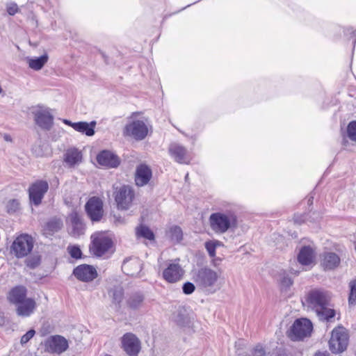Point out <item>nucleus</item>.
Listing matches in <instances>:
<instances>
[{
  "mask_svg": "<svg viewBox=\"0 0 356 356\" xmlns=\"http://www.w3.org/2000/svg\"><path fill=\"white\" fill-rule=\"evenodd\" d=\"M211 229L216 234H223L238 226V218L232 210L212 213L209 218Z\"/></svg>",
  "mask_w": 356,
  "mask_h": 356,
  "instance_id": "nucleus-1",
  "label": "nucleus"
},
{
  "mask_svg": "<svg viewBox=\"0 0 356 356\" xmlns=\"http://www.w3.org/2000/svg\"><path fill=\"white\" fill-rule=\"evenodd\" d=\"M219 278V274L209 268H202L193 272V280L197 287L209 293H214V286Z\"/></svg>",
  "mask_w": 356,
  "mask_h": 356,
  "instance_id": "nucleus-2",
  "label": "nucleus"
},
{
  "mask_svg": "<svg viewBox=\"0 0 356 356\" xmlns=\"http://www.w3.org/2000/svg\"><path fill=\"white\" fill-rule=\"evenodd\" d=\"M149 127L145 119H137L136 114L133 113L125 125L123 134L136 140H143L148 134Z\"/></svg>",
  "mask_w": 356,
  "mask_h": 356,
  "instance_id": "nucleus-3",
  "label": "nucleus"
},
{
  "mask_svg": "<svg viewBox=\"0 0 356 356\" xmlns=\"http://www.w3.org/2000/svg\"><path fill=\"white\" fill-rule=\"evenodd\" d=\"M113 241L107 232H97L91 236L90 252L96 257H102L112 252Z\"/></svg>",
  "mask_w": 356,
  "mask_h": 356,
  "instance_id": "nucleus-4",
  "label": "nucleus"
},
{
  "mask_svg": "<svg viewBox=\"0 0 356 356\" xmlns=\"http://www.w3.org/2000/svg\"><path fill=\"white\" fill-rule=\"evenodd\" d=\"M348 343V334L347 330L342 326L334 328L329 341V347L332 353L337 354L343 352L346 349Z\"/></svg>",
  "mask_w": 356,
  "mask_h": 356,
  "instance_id": "nucleus-5",
  "label": "nucleus"
},
{
  "mask_svg": "<svg viewBox=\"0 0 356 356\" xmlns=\"http://www.w3.org/2000/svg\"><path fill=\"white\" fill-rule=\"evenodd\" d=\"M313 330L312 322L307 318L296 319L288 332L289 337L293 341H300L309 337Z\"/></svg>",
  "mask_w": 356,
  "mask_h": 356,
  "instance_id": "nucleus-6",
  "label": "nucleus"
},
{
  "mask_svg": "<svg viewBox=\"0 0 356 356\" xmlns=\"http://www.w3.org/2000/svg\"><path fill=\"white\" fill-rule=\"evenodd\" d=\"M33 245V238L29 234H23L14 240L11 245V251L17 258H22L32 251Z\"/></svg>",
  "mask_w": 356,
  "mask_h": 356,
  "instance_id": "nucleus-7",
  "label": "nucleus"
},
{
  "mask_svg": "<svg viewBox=\"0 0 356 356\" xmlns=\"http://www.w3.org/2000/svg\"><path fill=\"white\" fill-rule=\"evenodd\" d=\"M179 259L170 260L162 271V277L168 283L179 282L184 277L185 270L179 264Z\"/></svg>",
  "mask_w": 356,
  "mask_h": 356,
  "instance_id": "nucleus-8",
  "label": "nucleus"
},
{
  "mask_svg": "<svg viewBox=\"0 0 356 356\" xmlns=\"http://www.w3.org/2000/svg\"><path fill=\"white\" fill-rule=\"evenodd\" d=\"M35 124L41 129L49 130L54 124V117L49 108L37 106L32 110Z\"/></svg>",
  "mask_w": 356,
  "mask_h": 356,
  "instance_id": "nucleus-9",
  "label": "nucleus"
},
{
  "mask_svg": "<svg viewBox=\"0 0 356 356\" xmlns=\"http://www.w3.org/2000/svg\"><path fill=\"white\" fill-rule=\"evenodd\" d=\"M330 300V294L327 291L321 289L310 291L306 298V301L309 306L315 309V311L322 309L325 305H329Z\"/></svg>",
  "mask_w": 356,
  "mask_h": 356,
  "instance_id": "nucleus-10",
  "label": "nucleus"
},
{
  "mask_svg": "<svg viewBox=\"0 0 356 356\" xmlns=\"http://www.w3.org/2000/svg\"><path fill=\"white\" fill-rule=\"evenodd\" d=\"M134 198V191L129 186H122L115 193L118 208L127 210L130 208Z\"/></svg>",
  "mask_w": 356,
  "mask_h": 356,
  "instance_id": "nucleus-11",
  "label": "nucleus"
},
{
  "mask_svg": "<svg viewBox=\"0 0 356 356\" xmlns=\"http://www.w3.org/2000/svg\"><path fill=\"white\" fill-rule=\"evenodd\" d=\"M48 189L49 184L46 181L38 180L35 181L29 188L30 201L35 206L39 205Z\"/></svg>",
  "mask_w": 356,
  "mask_h": 356,
  "instance_id": "nucleus-12",
  "label": "nucleus"
},
{
  "mask_svg": "<svg viewBox=\"0 0 356 356\" xmlns=\"http://www.w3.org/2000/svg\"><path fill=\"white\" fill-rule=\"evenodd\" d=\"M45 350L50 353L60 355L68 348L67 340L60 335H54L49 337L44 342Z\"/></svg>",
  "mask_w": 356,
  "mask_h": 356,
  "instance_id": "nucleus-13",
  "label": "nucleus"
},
{
  "mask_svg": "<svg viewBox=\"0 0 356 356\" xmlns=\"http://www.w3.org/2000/svg\"><path fill=\"white\" fill-rule=\"evenodd\" d=\"M122 348L129 356H138L140 351V341L134 334L128 332L121 339Z\"/></svg>",
  "mask_w": 356,
  "mask_h": 356,
  "instance_id": "nucleus-14",
  "label": "nucleus"
},
{
  "mask_svg": "<svg viewBox=\"0 0 356 356\" xmlns=\"http://www.w3.org/2000/svg\"><path fill=\"white\" fill-rule=\"evenodd\" d=\"M86 211L92 221H99L103 216V202L99 197H92L86 204Z\"/></svg>",
  "mask_w": 356,
  "mask_h": 356,
  "instance_id": "nucleus-15",
  "label": "nucleus"
},
{
  "mask_svg": "<svg viewBox=\"0 0 356 356\" xmlns=\"http://www.w3.org/2000/svg\"><path fill=\"white\" fill-rule=\"evenodd\" d=\"M63 122L72 127L76 131H78L82 134H85L87 136H92L95 133V128L97 124L95 121H91L90 122H72L69 120L64 119L63 120Z\"/></svg>",
  "mask_w": 356,
  "mask_h": 356,
  "instance_id": "nucleus-16",
  "label": "nucleus"
},
{
  "mask_svg": "<svg viewBox=\"0 0 356 356\" xmlns=\"http://www.w3.org/2000/svg\"><path fill=\"white\" fill-rule=\"evenodd\" d=\"M73 273L74 276L82 282H90L97 276L96 269L90 265H80L74 268Z\"/></svg>",
  "mask_w": 356,
  "mask_h": 356,
  "instance_id": "nucleus-17",
  "label": "nucleus"
},
{
  "mask_svg": "<svg viewBox=\"0 0 356 356\" xmlns=\"http://www.w3.org/2000/svg\"><path fill=\"white\" fill-rule=\"evenodd\" d=\"M152 177L151 168L145 165L137 166L135 173V182L138 186H143L149 183Z\"/></svg>",
  "mask_w": 356,
  "mask_h": 356,
  "instance_id": "nucleus-18",
  "label": "nucleus"
},
{
  "mask_svg": "<svg viewBox=\"0 0 356 356\" xmlns=\"http://www.w3.org/2000/svg\"><path fill=\"white\" fill-rule=\"evenodd\" d=\"M97 161L99 165L106 168H116L120 164L119 158L108 150L101 152L97 156Z\"/></svg>",
  "mask_w": 356,
  "mask_h": 356,
  "instance_id": "nucleus-19",
  "label": "nucleus"
},
{
  "mask_svg": "<svg viewBox=\"0 0 356 356\" xmlns=\"http://www.w3.org/2000/svg\"><path fill=\"white\" fill-rule=\"evenodd\" d=\"M170 156L179 163H188L189 162V156L186 148L179 144L172 143L168 149Z\"/></svg>",
  "mask_w": 356,
  "mask_h": 356,
  "instance_id": "nucleus-20",
  "label": "nucleus"
},
{
  "mask_svg": "<svg viewBox=\"0 0 356 356\" xmlns=\"http://www.w3.org/2000/svg\"><path fill=\"white\" fill-rule=\"evenodd\" d=\"M122 269L127 275L136 276L142 269V264L137 257L127 259L122 264Z\"/></svg>",
  "mask_w": 356,
  "mask_h": 356,
  "instance_id": "nucleus-21",
  "label": "nucleus"
},
{
  "mask_svg": "<svg viewBox=\"0 0 356 356\" xmlns=\"http://www.w3.org/2000/svg\"><path fill=\"white\" fill-rule=\"evenodd\" d=\"M340 264L339 257L334 252H326L321 256V265L325 270H332Z\"/></svg>",
  "mask_w": 356,
  "mask_h": 356,
  "instance_id": "nucleus-22",
  "label": "nucleus"
},
{
  "mask_svg": "<svg viewBox=\"0 0 356 356\" xmlns=\"http://www.w3.org/2000/svg\"><path fill=\"white\" fill-rule=\"evenodd\" d=\"M36 307L35 301L32 298H26L17 305V314L20 316H29L33 313Z\"/></svg>",
  "mask_w": 356,
  "mask_h": 356,
  "instance_id": "nucleus-23",
  "label": "nucleus"
},
{
  "mask_svg": "<svg viewBox=\"0 0 356 356\" xmlns=\"http://www.w3.org/2000/svg\"><path fill=\"white\" fill-rule=\"evenodd\" d=\"M64 161L70 167L79 165L82 161L81 152L76 148L67 149L64 155Z\"/></svg>",
  "mask_w": 356,
  "mask_h": 356,
  "instance_id": "nucleus-24",
  "label": "nucleus"
},
{
  "mask_svg": "<svg viewBox=\"0 0 356 356\" xmlns=\"http://www.w3.org/2000/svg\"><path fill=\"white\" fill-rule=\"evenodd\" d=\"M314 250L309 246H304L298 254V261L303 266H309L314 263Z\"/></svg>",
  "mask_w": 356,
  "mask_h": 356,
  "instance_id": "nucleus-25",
  "label": "nucleus"
},
{
  "mask_svg": "<svg viewBox=\"0 0 356 356\" xmlns=\"http://www.w3.org/2000/svg\"><path fill=\"white\" fill-rule=\"evenodd\" d=\"M26 289L24 286H16L13 288L8 294L9 301L16 305L26 300Z\"/></svg>",
  "mask_w": 356,
  "mask_h": 356,
  "instance_id": "nucleus-26",
  "label": "nucleus"
},
{
  "mask_svg": "<svg viewBox=\"0 0 356 356\" xmlns=\"http://www.w3.org/2000/svg\"><path fill=\"white\" fill-rule=\"evenodd\" d=\"M48 55L44 54L40 57L28 58L27 63L31 69L38 71L43 67L48 61Z\"/></svg>",
  "mask_w": 356,
  "mask_h": 356,
  "instance_id": "nucleus-27",
  "label": "nucleus"
},
{
  "mask_svg": "<svg viewBox=\"0 0 356 356\" xmlns=\"http://www.w3.org/2000/svg\"><path fill=\"white\" fill-rule=\"evenodd\" d=\"M143 300L144 296L141 293H136L128 297L126 303L129 309L136 310L142 307Z\"/></svg>",
  "mask_w": 356,
  "mask_h": 356,
  "instance_id": "nucleus-28",
  "label": "nucleus"
},
{
  "mask_svg": "<svg viewBox=\"0 0 356 356\" xmlns=\"http://www.w3.org/2000/svg\"><path fill=\"white\" fill-rule=\"evenodd\" d=\"M63 222L59 219H52L44 225L43 232L47 236L53 235L61 229Z\"/></svg>",
  "mask_w": 356,
  "mask_h": 356,
  "instance_id": "nucleus-29",
  "label": "nucleus"
},
{
  "mask_svg": "<svg viewBox=\"0 0 356 356\" xmlns=\"http://www.w3.org/2000/svg\"><path fill=\"white\" fill-rule=\"evenodd\" d=\"M108 294L110 297L112 298L113 304H114L118 308H119L124 296V292L122 287L117 286L111 289L109 291Z\"/></svg>",
  "mask_w": 356,
  "mask_h": 356,
  "instance_id": "nucleus-30",
  "label": "nucleus"
},
{
  "mask_svg": "<svg viewBox=\"0 0 356 356\" xmlns=\"http://www.w3.org/2000/svg\"><path fill=\"white\" fill-rule=\"evenodd\" d=\"M166 234L174 243L180 242L183 238L182 230L178 226H172L170 227Z\"/></svg>",
  "mask_w": 356,
  "mask_h": 356,
  "instance_id": "nucleus-31",
  "label": "nucleus"
},
{
  "mask_svg": "<svg viewBox=\"0 0 356 356\" xmlns=\"http://www.w3.org/2000/svg\"><path fill=\"white\" fill-rule=\"evenodd\" d=\"M316 312L320 318L327 321L334 318L336 314L335 310L334 309L329 308L328 305L323 306L322 309H318Z\"/></svg>",
  "mask_w": 356,
  "mask_h": 356,
  "instance_id": "nucleus-32",
  "label": "nucleus"
},
{
  "mask_svg": "<svg viewBox=\"0 0 356 356\" xmlns=\"http://www.w3.org/2000/svg\"><path fill=\"white\" fill-rule=\"evenodd\" d=\"M136 234L138 236L143 237L149 241L154 240L153 232L149 227L144 225H140L136 228Z\"/></svg>",
  "mask_w": 356,
  "mask_h": 356,
  "instance_id": "nucleus-33",
  "label": "nucleus"
},
{
  "mask_svg": "<svg viewBox=\"0 0 356 356\" xmlns=\"http://www.w3.org/2000/svg\"><path fill=\"white\" fill-rule=\"evenodd\" d=\"M6 208L8 213H15L17 212L20 209L19 202L15 199L10 200L7 202Z\"/></svg>",
  "mask_w": 356,
  "mask_h": 356,
  "instance_id": "nucleus-34",
  "label": "nucleus"
},
{
  "mask_svg": "<svg viewBox=\"0 0 356 356\" xmlns=\"http://www.w3.org/2000/svg\"><path fill=\"white\" fill-rule=\"evenodd\" d=\"M220 245V242L216 240L209 241L205 243V248L211 257L216 256V248Z\"/></svg>",
  "mask_w": 356,
  "mask_h": 356,
  "instance_id": "nucleus-35",
  "label": "nucleus"
},
{
  "mask_svg": "<svg viewBox=\"0 0 356 356\" xmlns=\"http://www.w3.org/2000/svg\"><path fill=\"white\" fill-rule=\"evenodd\" d=\"M350 294L348 302L350 305L356 304V280H352L349 283Z\"/></svg>",
  "mask_w": 356,
  "mask_h": 356,
  "instance_id": "nucleus-36",
  "label": "nucleus"
},
{
  "mask_svg": "<svg viewBox=\"0 0 356 356\" xmlns=\"http://www.w3.org/2000/svg\"><path fill=\"white\" fill-rule=\"evenodd\" d=\"M347 133L351 140L356 141V121H352L348 124Z\"/></svg>",
  "mask_w": 356,
  "mask_h": 356,
  "instance_id": "nucleus-37",
  "label": "nucleus"
},
{
  "mask_svg": "<svg viewBox=\"0 0 356 356\" xmlns=\"http://www.w3.org/2000/svg\"><path fill=\"white\" fill-rule=\"evenodd\" d=\"M6 11L10 15H14L19 12V8L17 4L13 1L6 3Z\"/></svg>",
  "mask_w": 356,
  "mask_h": 356,
  "instance_id": "nucleus-38",
  "label": "nucleus"
},
{
  "mask_svg": "<svg viewBox=\"0 0 356 356\" xmlns=\"http://www.w3.org/2000/svg\"><path fill=\"white\" fill-rule=\"evenodd\" d=\"M280 280L281 286L283 288H288L293 284V280L291 277L286 275L285 273H284L283 275H281Z\"/></svg>",
  "mask_w": 356,
  "mask_h": 356,
  "instance_id": "nucleus-39",
  "label": "nucleus"
},
{
  "mask_svg": "<svg viewBox=\"0 0 356 356\" xmlns=\"http://www.w3.org/2000/svg\"><path fill=\"white\" fill-rule=\"evenodd\" d=\"M68 252L72 257L75 259L81 258V251L77 246H70L68 248Z\"/></svg>",
  "mask_w": 356,
  "mask_h": 356,
  "instance_id": "nucleus-40",
  "label": "nucleus"
},
{
  "mask_svg": "<svg viewBox=\"0 0 356 356\" xmlns=\"http://www.w3.org/2000/svg\"><path fill=\"white\" fill-rule=\"evenodd\" d=\"M40 259L38 256H34L26 259V265L32 268H35L40 264Z\"/></svg>",
  "mask_w": 356,
  "mask_h": 356,
  "instance_id": "nucleus-41",
  "label": "nucleus"
},
{
  "mask_svg": "<svg viewBox=\"0 0 356 356\" xmlns=\"http://www.w3.org/2000/svg\"><path fill=\"white\" fill-rule=\"evenodd\" d=\"M184 293L186 295H190L193 293L195 289V285L189 282H187L184 284L182 286Z\"/></svg>",
  "mask_w": 356,
  "mask_h": 356,
  "instance_id": "nucleus-42",
  "label": "nucleus"
},
{
  "mask_svg": "<svg viewBox=\"0 0 356 356\" xmlns=\"http://www.w3.org/2000/svg\"><path fill=\"white\" fill-rule=\"evenodd\" d=\"M35 330L33 329H31L29 330L25 334H24L20 340V343L22 345L26 344L35 335Z\"/></svg>",
  "mask_w": 356,
  "mask_h": 356,
  "instance_id": "nucleus-43",
  "label": "nucleus"
},
{
  "mask_svg": "<svg viewBox=\"0 0 356 356\" xmlns=\"http://www.w3.org/2000/svg\"><path fill=\"white\" fill-rule=\"evenodd\" d=\"M72 226H78L80 227L81 220L76 212H72L70 216Z\"/></svg>",
  "mask_w": 356,
  "mask_h": 356,
  "instance_id": "nucleus-44",
  "label": "nucleus"
},
{
  "mask_svg": "<svg viewBox=\"0 0 356 356\" xmlns=\"http://www.w3.org/2000/svg\"><path fill=\"white\" fill-rule=\"evenodd\" d=\"M254 356H265L266 352L261 345H257L252 352Z\"/></svg>",
  "mask_w": 356,
  "mask_h": 356,
  "instance_id": "nucleus-45",
  "label": "nucleus"
},
{
  "mask_svg": "<svg viewBox=\"0 0 356 356\" xmlns=\"http://www.w3.org/2000/svg\"><path fill=\"white\" fill-rule=\"evenodd\" d=\"M83 225L82 222H81L80 227L78 226H72V233L74 236H79L83 233Z\"/></svg>",
  "mask_w": 356,
  "mask_h": 356,
  "instance_id": "nucleus-46",
  "label": "nucleus"
},
{
  "mask_svg": "<svg viewBox=\"0 0 356 356\" xmlns=\"http://www.w3.org/2000/svg\"><path fill=\"white\" fill-rule=\"evenodd\" d=\"M304 220V216H300V218L298 216H294V222L296 223L301 224Z\"/></svg>",
  "mask_w": 356,
  "mask_h": 356,
  "instance_id": "nucleus-47",
  "label": "nucleus"
},
{
  "mask_svg": "<svg viewBox=\"0 0 356 356\" xmlns=\"http://www.w3.org/2000/svg\"><path fill=\"white\" fill-rule=\"evenodd\" d=\"M314 356H330V355L327 351H324V352H318L315 354Z\"/></svg>",
  "mask_w": 356,
  "mask_h": 356,
  "instance_id": "nucleus-48",
  "label": "nucleus"
},
{
  "mask_svg": "<svg viewBox=\"0 0 356 356\" xmlns=\"http://www.w3.org/2000/svg\"><path fill=\"white\" fill-rule=\"evenodd\" d=\"M5 323V318L3 312H0V326L3 325Z\"/></svg>",
  "mask_w": 356,
  "mask_h": 356,
  "instance_id": "nucleus-49",
  "label": "nucleus"
},
{
  "mask_svg": "<svg viewBox=\"0 0 356 356\" xmlns=\"http://www.w3.org/2000/svg\"><path fill=\"white\" fill-rule=\"evenodd\" d=\"M3 138L6 141H11V137L9 135L6 134Z\"/></svg>",
  "mask_w": 356,
  "mask_h": 356,
  "instance_id": "nucleus-50",
  "label": "nucleus"
},
{
  "mask_svg": "<svg viewBox=\"0 0 356 356\" xmlns=\"http://www.w3.org/2000/svg\"><path fill=\"white\" fill-rule=\"evenodd\" d=\"M313 199H314V197H309V200H308V202H309V204H312V202H313Z\"/></svg>",
  "mask_w": 356,
  "mask_h": 356,
  "instance_id": "nucleus-51",
  "label": "nucleus"
},
{
  "mask_svg": "<svg viewBox=\"0 0 356 356\" xmlns=\"http://www.w3.org/2000/svg\"><path fill=\"white\" fill-rule=\"evenodd\" d=\"M291 273H293V274L297 275V274L299 273V271H293V270L291 269Z\"/></svg>",
  "mask_w": 356,
  "mask_h": 356,
  "instance_id": "nucleus-52",
  "label": "nucleus"
}]
</instances>
